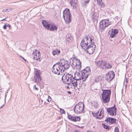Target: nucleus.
<instances>
[{
  "label": "nucleus",
  "instance_id": "1",
  "mask_svg": "<svg viewBox=\"0 0 132 132\" xmlns=\"http://www.w3.org/2000/svg\"><path fill=\"white\" fill-rule=\"evenodd\" d=\"M66 81L67 82L69 81L71 84H72L73 86L76 89H78L77 81H79V79L76 78V77H73V75L72 74L69 73L66 75L65 77Z\"/></svg>",
  "mask_w": 132,
  "mask_h": 132
},
{
  "label": "nucleus",
  "instance_id": "2",
  "mask_svg": "<svg viewBox=\"0 0 132 132\" xmlns=\"http://www.w3.org/2000/svg\"><path fill=\"white\" fill-rule=\"evenodd\" d=\"M103 92L101 94L102 100L103 103H108L110 101V97L111 94V91L109 89H102Z\"/></svg>",
  "mask_w": 132,
  "mask_h": 132
},
{
  "label": "nucleus",
  "instance_id": "3",
  "mask_svg": "<svg viewBox=\"0 0 132 132\" xmlns=\"http://www.w3.org/2000/svg\"><path fill=\"white\" fill-rule=\"evenodd\" d=\"M42 24L44 27L48 30L51 31H54L57 30V27L53 24L51 23L50 22L44 20L42 22Z\"/></svg>",
  "mask_w": 132,
  "mask_h": 132
},
{
  "label": "nucleus",
  "instance_id": "4",
  "mask_svg": "<svg viewBox=\"0 0 132 132\" xmlns=\"http://www.w3.org/2000/svg\"><path fill=\"white\" fill-rule=\"evenodd\" d=\"M63 17L65 23L68 24L71 21V14L70 12L69 9H65L63 11Z\"/></svg>",
  "mask_w": 132,
  "mask_h": 132
},
{
  "label": "nucleus",
  "instance_id": "5",
  "mask_svg": "<svg viewBox=\"0 0 132 132\" xmlns=\"http://www.w3.org/2000/svg\"><path fill=\"white\" fill-rule=\"evenodd\" d=\"M62 69L63 72H64L65 70L68 69L70 67V62L69 61L65 60L64 59L61 60L60 62H57Z\"/></svg>",
  "mask_w": 132,
  "mask_h": 132
},
{
  "label": "nucleus",
  "instance_id": "6",
  "mask_svg": "<svg viewBox=\"0 0 132 132\" xmlns=\"http://www.w3.org/2000/svg\"><path fill=\"white\" fill-rule=\"evenodd\" d=\"M108 21V20H102L100 22L99 27L101 32L103 31L106 27H108L109 25Z\"/></svg>",
  "mask_w": 132,
  "mask_h": 132
},
{
  "label": "nucleus",
  "instance_id": "7",
  "mask_svg": "<svg viewBox=\"0 0 132 132\" xmlns=\"http://www.w3.org/2000/svg\"><path fill=\"white\" fill-rule=\"evenodd\" d=\"M60 67L57 63L54 64L53 67L52 72L55 74L59 75L60 72L61 73L63 72V70Z\"/></svg>",
  "mask_w": 132,
  "mask_h": 132
},
{
  "label": "nucleus",
  "instance_id": "8",
  "mask_svg": "<svg viewBox=\"0 0 132 132\" xmlns=\"http://www.w3.org/2000/svg\"><path fill=\"white\" fill-rule=\"evenodd\" d=\"M90 45H88V46L86 47V49H84L89 54H92L94 52L95 48H96V46L94 43H92Z\"/></svg>",
  "mask_w": 132,
  "mask_h": 132
},
{
  "label": "nucleus",
  "instance_id": "9",
  "mask_svg": "<svg viewBox=\"0 0 132 132\" xmlns=\"http://www.w3.org/2000/svg\"><path fill=\"white\" fill-rule=\"evenodd\" d=\"M81 75V79L80 78L79 80V81L81 80L82 81H85L86 79V78L88 77V75L90 74L89 73V72H86L83 71L82 70V71H79L78 73V74Z\"/></svg>",
  "mask_w": 132,
  "mask_h": 132
},
{
  "label": "nucleus",
  "instance_id": "10",
  "mask_svg": "<svg viewBox=\"0 0 132 132\" xmlns=\"http://www.w3.org/2000/svg\"><path fill=\"white\" fill-rule=\"evenodd\" d=\"M40 71H37L35 72L33 80L36 82H39L41 81L42 79L41 78L39 72Z\"/></svg>",
  "mask_w": 132,
  "mask_h": 132
},
{
  "label": "nucleus",
  "instance_id": "11",
  "mask_svg": "<svg viewBox=\"0 0 132 132\" xmlns=\"http://www.w3.org/2000/svg\"><path fill=\"white\" fill-rule=\"evenodd\" d=\"M88 40V38L86 37L83 39L81 42V46L83 49H86V47L88 46V43L87 42V40Z\"/></svg>",
  "mask_w": 132,
  "mask_h": 132
},
{
  "label": "nucleus",
  "instance_id": "12",
  "mask_svg": "<svg viewBox=\"0 0 132 132\" xmlns=\"http://www.w3.org/2000/svg\"><path fill=\"white\" fill-rule=\"evenodd\" d=\"M108 114L111 115L115 116L116 114V108H108L107 109Z\"/></svg>",
  "mask_w": 132,
  "mask_h": 132
},
{
  "label": "nucleus",
  "instance_id": "13",
  "mask_svg": "<svg viewBox=\"0 0 132 132\" xmlns=\"http://www.w3.org/2000/svg\"><path fill=\"white\" fill-rule=\"evenodd\" d=\"M68 119L74 122H76L77 121H79L80 120V118L76 117L74 115H71L70 114H69L68 113Z\"/></svg>",
  "mask_w": 132,
  "mask_h": 132
},
{
  "label": "nucleus",
  "instance_id": "14",
  "mask_svg": "<svg viewBox=\"0 0 132 132\" xmlns=\"http://www.w3.org/2000/svg\"><path fill=\"white\" fill-rule=\"evenodd\" d=\"M77 59L76 58L72 59L71 58L69 60V62H70V65L73 68H74L75 69V67L77 66L76 63Z\"/></svg>",
  "mask_w": 132,
  "mask_h": 132
},
{
  "label": "nucleus",
  "instance_id": "15",
  "mask_svg": "<svg viewBox=\"0 0 132 132\" xmlns=\"http://www.w3.org/2000/svg\"><path fill=\"white\" fill-rule=\"evenodd\" d=\"M116 119L109 117H107L106 119L105 120V122H108L111 124L116 123Z\"/></svg>",
  "mask_w": 132,
  "mask_h": 132
},
{
  "label": "nucleus",
  "instance_id": "16",
  "mask_svg": "<svg viewBox=\"0 0 132 132\" xmlns=\"http://www.w3.org/2000/svg\"><path fill=\"white\" fill-rule=\"evenodd\" d=\"M107 74L109 79H110V81H111L114 78L115 74L113 71H111L108 72Z\"/></svg>",
  "mask_w": 132,
  "mask_h": 132
},
{
  "label": "nucleus",
  "instance_id": "17",
  "mask_svg": "<svg viewBox=\"0 0 132 132\" xmlns=\"http://www.w3.org/2000/svg\"><path fill=\"white\" fill-rule=\"evenodd\" d=\"M110 37L113 38L116 36V35L118 33V31L116 29H112Z\"/></svg>",
  "mask_w": 132,
  "mask_h": 132
},
{
  "label": "nucleus",
  "instance_id": "18",
  "mask_svg": "<svg viewBox=\"0 0 132 132\" xmlns=\"http://www.w3.org/2000/svg\"><path fill=\"white\" fill-rule=\"evenodd\" d=\"M76 0H70V3L73 9H76L77 6V3Z\"/></svg>",
  "mask_w": 132,
  "mask_h": 132
},
{
  "label": "nucleus",
  "instance_id": "19",
  "mask_svg": "<svg viewBox=\"0 0 132 132\" xmlns=\"http://www.w3.org/2000/svg\"><path fill=\"white\" fill-rule=\"evenodd\" d=\"M84 108H74V111L77 113H81L83 112H84Z\"/></svg>",
  "mask_w": 132,
  "mask_h": 132
},
{
  "label": "nucleus",
  "instance_id": "20",
  "mask_svg": "<svg viewBox=\"0 0 132 132\" xmlns=\"http://www.w3.org/2000/svg\"><path fill=\"white\" fill-rule=\"evenodd\" d=\"M104 111L103 109H100V113L98 115V116L96 117V118L97 119H101L103 117V113Z\"/></svg>",
  "mask_w": 132,
  "mask_h": 132
},
{
  "label": "nucleus",
  "instance_id": "21",
  "mask_svg": "<svg viewBox=\"0 0 132 132\" xmlns=\"http://www.w3.org/2000/svg\"><path fill=\"white\" fill-rule=\"evenodd\" d=\"M60 53V51L59 50L56 49H54L52 53L54 56H55V55H59Z\"/></svg>",
  "mask_w": 132,
  "mask_h": 132
},
{
  "label": "nucleus",
  "instance_id": "22",
  "mask_svg": "<svg viewBox=\"0 0 132 132\" xmlns=\"http://www.w3.org/2000/svg\"><path fill=\"white\" fill-rule=\"evenodd\" d=\"M37 52L35 50V52H33L32 55H35V56H34V59L35 60H38V59H40L39 55V54H40V53L39 51H38L37 54H38V56L37 57Z\"/></svg>",
  "mask_w": 132,
  "mask_h": 132
},
{
  "label": "nucleus",
  "instance_id": "23",
  "mask_svg": "<svg viewBox=\"0 0 132 132\" xmlns=\"http://www.w3.org/2000/svg\"><path fill=\"white\" fill-rule=\"evenodd\" d=\"M91 14L92 18L94 20H95L96 19V17L97 15V13L95 11V9H94V11L92 12Z\"/></svg>",
  "mask_w": 132,
  "mask_h": 132
},
{
  "label": "nucleus",
  "instance_id": "24",
  "mask_svg": "<svg viewBox=\"0 0 132 132\" xmlns=\"http://www.w3.org/2000/svg\"><path fill=\"white\" fill-rule=\"evenodd\" d=\"M67 41L69 42H70L73 39V38L70 34H68L66 36Z\"/></svg>",
  "mask_w": 132,
  "mask_h": 132
},
{
  "label": "nucleus",
  "instance_id": "25",
  "mask_svg": "<svg viewBox=\"0 0 132 132\" xmlns=\"http://www.w3.org/2000/svg\"><path fill=\"white\" fill-rule=\"evenodd\" d=\"M76 64L77 66H76L77 68L79 69H80L81 67V63L80 60L77 59V61Z\"/></svg>",
  "mask_w": 132,
  "mask_h": 132
},
{
  "label": "nucleus",
  "instance_id": "26",
  "mask_svg": "<svg viewBox=\"0 0 132 132\" xmlns=\"http://www.w3.org/2000/svg\"><path fill=\"white\" fill-rule=\"evenodd\" d=\"M84 107V105L83 102H79L77 104L75 105L74 107Z\"/></svg>",
  "mask_w": 132,
  "mask_h": 132
},
{
  "label": "nucleus",
  "instance_id": "27",
  "mask_svg": "<svg viewBox=\"0 0 132 132\" xmlns=\"http://www.w3.org/2000/svg\"><path fill=\"white\" fill-rule=\"evenodd\" d=\"M102 61L103 60H101L96 61L95 62V64L97 67H101L102 63Z\"/></svg>",
  "mask_w": 132,
  "mask_h": 132
},
{
  "label": "nucleus",
  "instance_id": "28",
  "mask_svg": "<svg viewBox=\"0 0 132 132\" xmlns=\"http://www.w3.org/2000/svg\"><path fill=\"white\" fill-rule=\"evenodd\" d=\"M107 64V62L105 61H102V63L101 65V68L103 69L104 67L106 69V65Z\"/></svg>",
  "mask_w": 132,
  "mask_h": 132
},
{
  "label": "nucleus",
  "instance_id": "29",
  "mask_svg": "<svg viewBox=\"0 0 132 132\" xmlns=\"http://www.w3.org/2000/svg\"><path fill=\"white\" fill-rule=\"evenodd\" d=\"M82 70L83 71L86 72H89V73H90V69L89 67H87L84 69L83 70Z\"/></svg>",
  "mask_w": 132,
  "mask_h": 132
},
{
  "label": "nucleus",
  "instance_id": "30",
  "mask_svg": "<svg viewBox=\"0 0 132 132\" xmlns=\"http://www.w3.org/2000/svg\"><path fill=\"white\" fill-rule=\"evenodd\" d=\"M100 110L98 111H97L95 112H94V113L92 112V113L93 115V116H95L96 117L98 116V114H99V111Z\"/></svg>",
  "mask_w": 132,
  "mask_h": 132
},
{
  "label": "nucleus",
  "instance_id": "31",
  "mask_svg": "<svg viewBox=\"0 0 132 132\" xmlns=\"http://www.w3.org/2000/svg\"><path fill=\"white\" fill-rule=\"evenodd\" d=\"M92 106H94V107H97L98 106L97 103V102H94L92 103Z\"/></svg>",
  "mask_w": 132,
  "mask_h": 132
},
{
  "label": "nucleus",
  "instance_id": "32",
  "mask_svg": "<svg viewBox=\"0 0 132 132\" xmlns=\"http://www.w3.org/2000/svg\"><path fill=\"white\" fill-rule=\"evenodd\" d=\"M66 75H63L62 76V81H64V82H67V81H66V79L65 77Z\"/></svg>",
  "mask_w": 132,
  "mask_h": 132
},
{
  "label": "nucleus",
  "instance_id": "33",
  "mask_svg": "<svg viewBox=\"0 0 132 132\" xmlns=\"http://www.w3.org/2000/svg\"><path fill=\"white\" fill-rule=\"evenodd\" d=\"M99 5L101 6V7L104 8L105 6V4L103 2L99 4Z\"/></svg>",
  "mask_w": 132,
  "mask_h": 132
},
{
  "label": "nucleus",
  "instance_id": "34",
  "mask_svg": "<svg viewBox=\"0 0 132 132\" xmlns=\"http://www.w3.org/2000/svg\"><path fill=\"white\" fill-rule=\"evenodd\" d=\"M107 66H106V68L110 69L112 68V66L109 63H107Z\"/></svg>",
  "mask_w": 132,
  "mask_h": 132
},
{
  "label": "nucleus",
  "instance_id": "35",
  "mask_svg": "<svg viewBox=\"0 0 132 132\" xmlns=\"http://www.w3.org/2000/svg\"><path fill=\"white\" fill-rule=\"evenodd\" d=\"M0 104L1 105L0 106V107H3L4 105V101H3L1 102Z\"/></svg>",
  "mask_w": 132,
  "mask_h": 132
},
{
  "label": "nucleus",
  "instance_id": "36",
  "mask_svg": "<svg viewBox=\"0 0 132 132\" xmlns=\"http://www.w3.org/2000/svg\"><path fill=\"white\" fill-rule=\"evenodd\" d=\"M60 112L62 114H64L65 113V111L64 110V109H61V108H60Z\"/></svg>",
  "mask_w": 132,
  "mask_h": 132
},
{
  "label": "nucleus",
  "instance_id": "37",
  "mask_svg": "<svg viewBox=\"0 0 132 132\" xmlns=\"http://www.w3.org/2000/svg\"><path fill=\"white\" fill-rule=\"evenodd\" d=\"M114 132H119V129L117 127H116L114 129Z\"/></svg>",
  "mask_w": 132,
  "mask_h": 132
},
{
  "label": "nucleus",
  "instance_id": "38",
  "mask_svg": "<svg viewBox=\"0 0 132 132\" xmlns=\"http://www.w3.org/2000/svg\"><path fill=\"white\" fill-rule=\"evenodd\" d=\"M103 127L106 129H108V127L105 124H103Z\"/></svg>",
  "mask_w": 132,
  "mask_h": 132
},
{
  "label": "nucleus",
  "instance_id": "39",
  "mask_svg": "<svg viewBox=\"0 0 132 132\" xmlns=\"http://www.w3.org/2000/svg\"><path fill=\"white\" fill-rule=\"evenodd\" d=\"M86 3L84 2L83 3H82V6L84 7H86L87 6Z\"/></svg>",
  "mask_w": 132,
  "mask_h": 132
},
{
  "label": "nucleus",
  "instance_id": "40",
  "mask_svg": "<svg viewBox=\"0 0 132 132\" xmlns=\"http://www.w3.org/2000/svg\"><path fill=\"white\" fill-rule=\"evenodd\" d=\"M8 10H9V9H6L5 10H3L2 11V12H4V13L6 12L7 11L8 12H9V11Z\"/></svg>",
  "mask_w": 132,
  "mask_h": 132
},
{
  "label": "nucleus",
  "instance_id": "41",
  "mask_svg": "<svg viewBox=\"0 0 132 132\" xmlns=\"http://www.w3.org/2000/svg\"><path fill=\"white\" fill-rule=\"evenodd\" d=\"M6 27H8L9 28V29H10V28H11V26L9 24H8L7 23H6Z\"/></svg>",
  "mask_w": 132,
  "mask_h": 132
},
{
  "label": "nucleus",
  "instance_id": "42",
  "mask_svg": "<svg viewBox=\"0 0 132 132\" xmlns=\"http://www.w3.org/2000/svg\"><path fill=\"white\" fill-rule=\"evenodd\" d=\"M33 87L34 89H35V90H38V88L36 87V86L35 85H34V86Z\"/></svg>",
  "mask_w": 132,
  "mask_h": 132
},
{
  "label": "nucleus",
  "instance_id": "43",
  "mask_svg": "<svg viewBox=\"0 0 132 132\" xmlns=\"http://www.w3.org/2000/svg\"><path fill=\"white\" fill-rule=\"evenodd\" d=\"M94 38V37L93 36H91L90 38V41L91 42V44H92V39H93Z\"/></svg>",
  "mask_w": 132,
  "mask_h": 132
},
{
  "label": "nucleus",
  "instance_id": "44",
  "mask_svg": "<svg viewBox=\"0 0 132 132\" xmlns=\"http://www.w3.org/2000/svg\"><path fill=\"white\" fill-rule=\"evenodd\" d=\"M84 2H85L86 3H88L90 0H84Z\"/></svg>",
  "mask_w": 132,
  "mask_h": 132
},
{
  "label": "nucleus",
  "instance_id": "45",
  "mask_svg": "<svg viewBox=\"0 0 132 132\" xmlns=\"http://www.w3.org/2000/svg\"><path fill=\"white\" fill-rule=\"evenodd\" d=\"M51 101V97H50V98H49L47 100V101L48 102H49L50 101Z\"/></svg>",
  "mask_w": 132,
  "mask_h": 132
},
{
  "label": "nucleus",
  "instance_id": "46",
  "mask_svg": "<svg viewBox=\"0 0 132 132\" xmlns=\"http://www.w3.org/2000/svg\"><path fill=\"white\" fill-rule=\"evenodd\" d=\"M97 2L98 4H99L100 3L102 2V0H97Z\"/></svg>",
  "mask_w": 132,
  "mask_h": 132
},
{
  "label": "nucleus",
  "instance_id": "47",
  "mask_svg": "<svg viewBox=\"0 0 132 132\" xmlns=\"http://www.w3.org/2000/svg\"><path fill=\"white\" fill-rule=\"evenodd\" d=\"M106 77H105V79L107 80H109L110 79H109V78H108V74H106Z\"/></svg>",
  "mask_w": 132,
  "mask_h": 132
},
{
  "label": "nucleus",
  "instance_id": "48",
  "mask_svg": "<svg viewBox=\"0 0 132 132\" xmlns=\"http://www.w3.org/2000/svg\"><path fill=\"white\" fill-rule=\"evenodd\" d=\"M6 24H5L3 27V28L4 29H6Z\"/></svg>",
  "mask_w": 132,
  "mask_h": 132
},
{
  "label": "nucleus",
  "instance_id": "49",
  "mask_svg": "<svg viewBox=\"0 0 132 132\" xmlns=\"http://www.w3.org/2000/svg\"><path fill=\"white\" fill-rule=\"evenodd\" d=\"M65 83V84H67L68 85H70V84H71L70 83H70L69 82H64Z\"/></svg>",
  "mask_w": 132,
  "mask_h": 132
},
{
  "label": "nucleus",
  "instance_id": "50",
  "mask_svg": "<svg viewBox=\"0 0 132 132\" xmlns=\"http://www.w3.org/2000/svg\"><path fill=\"white\" fill-rule=\"evenodd\" d=\"M118 18H118V16H116L115 17V20H118Z\"/></svg>",
  "mask_w": 132,
  "mask_h": 132
},
{
  "label": "nucleus",
  "instance_id": "51",
  "mask_svg": "<svg viewBox=\"0 0 132 132\" xmlns=\"http://www.w3.org/2000/svg\"><path fill=\"white\" fill-rule=\"evenodd\" d=\"M67 92H68V93L69 94H71V92H70V91H68Z\"/></svg>",
  "mask_w": 132,
  "mask_h": 132
},
{
  "label": "nucleus",
  "instance_id": "52",
  "mask_svg": "<svg viewBox=\"0 0 132 132\" xmlns=\"http://www.w3.org/2000/svg\"><path fill=\"white\" fill-rule=\"evenodd\" d=\"M21 56V57L22 59H23L24 60V61H26V60H25V59L24 58V57H22L21 56Z\"/></svg>",
  "mask_w": 132,
  "mask_h": 132
},
{
  "label": "nucleus",
  "instance_id": "53",
  "mask_svg": "<svg viewBox=\"0 0 132 132\" xmlns=\"http://www.w3.org/2000/svg\"><path fill=\"white\" fill-rule=\"evenodd\" d=\"M6 17L4 19H3L2 20H1V21H3L5 20V19H6Z\"/></svg>",
  "mask_w": 132,
  "mask_h": 132
},
{
  "label": "nucleus",
  "instance_id": "54",
  "mask_svg": "<svg viewBox=\"0 0 132 132\" xmlns=\"http://www.w3.org/2000/svg\"><path fill=\"white\" fill-rule=\"evenodd\" d=\"M127 102L129 104H130V102L129 101H128V100L127 101Z\"/></svg>",
  "mask_w": 132,
  "mask_h": 132
},
{
  "label": "nucleus",
  "instance_id": "55",
  "mask_svg": "<svg viewBox=\"0 0 132 132\" xmlns=\"http://www.w3.org/2000/svg\"><path fill=\"white\" fill-rule=\"evenodd\" d=\"M116 107V105L115 104H114L113 106L112 107Z\"/></svg>",
  "mask_w": 132,
  "mask_h": 132
},
{
  "label": "nucleus",
  "instance_id": "56",
  "mask_svg": "<svg viewBox=\"0 0 132 132\" xmlns=\"http://www.w3.org/2000/svg\"><path fill=\"white\" fill-rule=\"evenodd\" d=\"M67 88L68 89H69V86H67Z\"/></svg>",
  "mask_w": 132,
  "mask_h": 132
},
{
  "label": "nucleus",
  "instance_id": "57",
  "mask_svg": "<svg viewBox=\"0 0 132 132\" xmlns=\"http://www.w3.org/2000/svg\"><path fill=\"white\" fill-rule=\"evenodd\" d=\"M78 82H79V81H77V82H78ZM77 87H78V89H79V87H78V86H77Z\"/></svg>",
  "mask_w": 132,
  "mask_h": 132
},
{
  "label": "nucleus",
  "instance_id": "58",
  "mask_svg": "<svg viewBox=\"0 0 132 132\" xmlns=\"http://www.w3.org/2000/svg\"><path fill=\"white\" fill-rule=\"evenodd\" d=\"M87 132H93V131H88Z\"/></svg>",
  "mask_w": 132,
  "mask_h": 132
},
{
  "label": "nucleus",
  "instance_id": "59",
  "mask_svg": "<svg viewBox=\"0 0 132 132\" xmlns=\"http://www.w3.org/2000/svg\"><path fill=\"white\" fill-rule=\"evenodd\" d=\"M50 96H48V98H50Z\"/></svg>",
  "mask_w": 132,
  "mask_h": 132
},
{
  "label": "nucleus",
  "instance_id": "60",
  "mask_svg": "<svg viewBox=\"0 0 132 132\" xmlns=\"http://www.w3.org/2000/svg\"><path fill=\"white\" fill-rule=\"evenodd\" d=\"M75 132H79L77 131H75Z\"/></svg>",
  "mask_w": 132,
  "mask_h": 132
},
{
  "label": "nucleus",
  "instance_id": "61",
  "mask_svg": "<svg viewBox=\"0 0 132 132\" xmlns=\"http://www.w3.org/2000/svg\"><path fill=\"white\" fill-rule=\"evenodd\" d=\"M56 132H58V131H56Z\"/></svg>",
  "mask_w": 132,
  "mask_h": 132
}]
</instances>
